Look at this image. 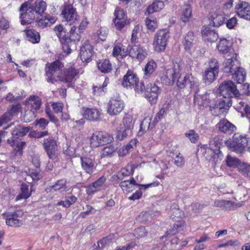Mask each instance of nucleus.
Segmentation results:
<instances>
[{
	"mask_svg": "<svg viewBox=\"0 0 250 250\" xmlns=\"http://www.w3.org/2000/svg\"><path fill=\"white\" fill-rule=\"evenodd\" d=\"M15 108V107L13 106L10 110L4 113V115L0 118V126H1L4 123H6L12 119Z\"/></svg>",
	"mask_w": 250,
	"mask_h": 250,
	"instance_id": "052dcab7",
	"label": "nucleus"
},
{
	"mask_svg": "<svg viewBox=\"0 0 250 250\" xmlns=\"http://www.w3.org/2000/svg\"><path fill=\"white\" fill-rule=\"evenodd\" d=\"M163 1L156 0L151 4L149 5L147 9L148 13L151 14L161 10L164 7Z\"/></svg>",
	"mask_w": 250,
	"mask_h": 250,
	"instance_id": "49530a36",
	"label": "nucleus"
},
{
	"mask_svg": "<svg viewBox=\"0 0 250 250\" xmlns=\"http://www.w3.org/2000/svg\"><path fill=\"white\" fill-rule=\"evenodd\" d=\"M54 31L60 41L68 37L66 36L65 29L61 25L56 26L54 28Z\"/></svg>",
	"mask_w": 250,
	"mask_h": 250,
	"instance_id": "4d7b16f0",
	"label": "nucleus"
},
{
	"mask_svg": "<svg viewBox=\"0 0 250 250\" xmlns=\"http://www.w3.org/2000/svg\"><path fill=\"white\" fill-rule=\"evenodd\" d=\"M226 162L228 167L237 168L239 170H240V166L243 163L238 158L232 157L229 155L227 156Z\"/></svg>",
	"mask_w": 250,
	"mask_h": 250,
	"instance_id": "c03bdc74",
	"label": "nucleus"
},
{
	"mask_svg": "<svg viewBox=\"0 0 250 250\" xmlns=\"http://www.w3.org/2000/svg\"><path fill=\"white\" fill-rule=\"evenodd\" d=\"M192 10L190 6L188 5H184L182 8L181 20L184 22L188 21L191 17Z\"/></svg>",
	"mask_w": 250,
	"mask_h": 250,
	"instance_id": "09e8293b",
	"label": "nucleus"
},
{
	"mask_svg": "<svg viewBox=\"0 0 250 250\" xmlns=\"http://www.w3.org/2000/svg\"><path fill=\"white\" fill-rule=\"evenodd\" d=\"M208 95L207 93L202 95L198 94L197 92L195 93L194 97V104H197L200 109L208 105Z\"/></svg>",
	"mask_w": 250,
	"mask_h": 250,
	"instance_id": "f704fd0d",
	"label": "nucleus"
},
{
	"mask_svg": "<svg viewBox=\"0 0 250 250\" xmlns=\"http://www.w3.org/2000/svg\"><path fill=\"white\" fill-rule=\"evenodd\" d=\"M210 150L212 151L211 154L212 160L217 163L219 159V137H215L210 141Z\"/></svg>",
	"mask_w": 250,
	"mask_h": 250,
	"instance_id": "2f4dec72",
	"label": "nucleus"
},
{
	"mask_svg": "<svg viewBox=\"0 0 250 250\" xmlns=\"http://www.w3.org/2000/svg\"><path fill=\"white\" fill-rule=\"evenodd\" d=\"M107 32L106 28H101L97 31L96 35L100 40L104 41L105 40Z\"/></svg>",
	"mask_w": 250,
	"mask_h": 250,
	"instance_id": "774afa93",
	"label": "nucleus"
},
{
	"mask_svg": "<svg viewBox=\"0 0 250 250\" xmlns=\"http://www.w3.org/2000/svg\"><path fill=\"white\" fill-rule=\"evenodd\" d=\"M239 171L241 172L243 175L250 178V165L243 163V164H241L240 166Z\"/></svg>",
	"mask_w": 250,
	"mask_h": 250,
	"instance_id": "338daca9",
	"label": "nucleus"
},
{
	"mask_svg": "<svg viewBox=\"0 0 250 250\" xmlns=\"http://www.w3.org/2000/svg\"><path fill=\"white\" fill-rule=\"evenodd\" d=\"M35 2L32 3L31 1L28 3V6L35 14L41 15L46 9V2L43 0H34Z\"/></svg>",
	"mask_w": 250,
	"mask_h": 250,
	"instance_id": "cd10ccee",
	"label": "nucleus"
},
{
	"mask_svg": "<svg viewBox=\"0 0 250 250\" xmlns=\"http://www.w3.org/2000/svg\"><path fill=\"white\" fill-rule=\"evenodd\" d=\"M26 102L30 106L31 110L26 111L24 120L26 122H29L36 117L35 112L40 111L41 100L38 96H31Z\"/></svg>",
	"mask_w": 250,
	"mask_h": 250,
	"instance_id": "1a4fd4ad",
	"label": "nucleus"
},
{
	"mask_svg": "<svg viewBox=\"0 0 250 250\" xmlns=\"http://www.w3.org/2000/svg\"><path fill=\"white\" fill-rule=\"evenodd\" d=\"M177 85L180 88L187 86L190 88L196 89L199 85L197 79L191 74L186 75L184 78L179 76L177 81Z\"/></svg>",
	"mask_w": 250,
	"mask_h": 250,
	"instance_id": "6ab92c4d",
	"label": "nucleus"
},
{
	"mask_svg": "<svg viewBox=\"0 0 250 250\" xmlns=\"http://www.w3.org/2000/svg\"><path fill=\"white\" fill-rule=\"evenodd\" d=\"M159 184L160 183L158 181H155L154 182L145 185L138 184L136 183L134 179L132 178L130 180H125L121 182L120 184V186L123 190L127 192H130L132 190L134 186L144 187L145 188H148L152 187H157L159 186Z\"/></svg>",
	"mask_w": 250,
	"mask_h": 250,
	"instance_id": "aec40b11",
	"label": "nucleus"
},
{
	"mask_svg": "<svg viewBox=\"0 0 250 250\" xmlns=\"http://www.w3.org/2000/svg\"><path fill=\"white\" fill-rule=\"evenodd\" d=\"M81 164L82 169L87 173L91 174L95 169L94 160L88 157H81Z\"/></svg>",
	"mask_w": 250,
	"mask_h": 250,
	"instance_id": "c756f323",
	"label": "nucleus"
},
{
	"mask_svg": "<svg viewBox=\"0 0 250 250\" xmlns=\"http://www.w3.org/2000/svg\"><path fill=\"white\" fill-rule=\"evenodd\" d=\"M78 73L79 72L74 67H71L68 68L63 73H62V75L59 81L68 83H72L74 82L75 76H77Z\"/></svg>",
	"mask_w": 250,
	"mask_h": 250,
	"instance_id": "bb28decb",
	"label": "nucleus"
},
{
	"mask_svg": "<svg viewBox=\"0 0 250 250\" xmlns=\"http://www.w3.org/2000/svg\"><path fill=\"white\" fill-rule=\"evenodd\" d=\"M234 62L232 58H229L226 60L223 63V70L225 73L231 74L233 72L232 67Z\"/></svg>",
	"mask_w": 250,
	"mask_h": 250,
	"instance_id": "6e6d98bb",
	"label": "nucleus"
},
{
	"mask_svg": "<svg viewBox=\"0 0 250 250\" xmlns=\"http://www.w3.org/2000/svg\"><path fill=\"white\" fill-rule=\"evenodd\" d=\"M117 149V147L112 145H109L104 147L102 151V155L104 157H108L112 156Z\"/></svg>",
	"mask_w": 250,
	"mask_h": 250,
	"instance_id": "603ef678",
	"label": "nucleus"
},
{
	"mask_svg": "<svg viewBox=\"0 0 250 250\" xmlns=\"http://www.w3.org/2000/svg\"><path fill=\"white\" fill-rule=\"evenodd\" d=\"M194 35L192 32H188L185 36L183 42L185 50L191 53L195 45L194 42Z\"/></svg>",
	"mask_w": 250,
	"mask_h": 250,
	"instance_id": "ea45409f",
	"label": "nucleus"
},
{
	"mask_svg": "<svg viewBox=\"0 0 250 250\" xmlns=\"http://www.w3.org/2000/svg\"><path fill=\"white\" fill-rule=\"evenodd\" d=\"M146 24L147 28L152 31L156 29L158 27L157 20L154 18H147L146 21Z\"/></svg>",
	"mask_w": 250,
	"mask_h": 250,
	"instance_id": "680f3d73",
	"label": "nucleus"
},
{
	"mask_svg": "<svg viewBox=\"0 0 250 250\" xmlns=\"http://www.w3.org/2000/svg\"><path fill=\"white\" fill-rule=\"evenodd\" d=\"M233 3V0H220V5H221V9L223 14L232 7Z\"/></svg>",
	"mask_w": 250,
	"mask_h": 250,
	"instance_id": "5fc2aeb1",
	"label": "nucleus"
},
{
	"mask_svg": "<svg viewBox=\"0 0 250 250\" xmlns=\"http://www.w3.org/2000/svg\"><path fill=\"white\" fill-rule=\"evenodd\" d=\"M77 27L75 26H72L70 31V38L67 37L62 40L60 42L62 43L63 51L67 54L71 52V47L72 44H74L76 41H79L81 36L77 33Z\"/></svg>",
	"mask_w": 250,
	"mask_h": 250,
	"instance_id": "9d476101",
	"label": "nucleus"
},
{
	"mask_svg": "<svg viewBox=\"0 0 250 250\" xmlns=\"http://www.w3.org/2000/svg\"><path fill=\"white\" fill-rule=\"evenodd\" d=\"M23 214V212L19 209L13 212H7L3 213V215L7 225L13 227H19L23 224L22 221L19 219Z\"/></svg>",
	"mask_w": 250,
	"mask_h": 250,
	"instance_id": "f8f14e48",
	"label": "nucleus"
},
{
	"mask_svg": "<svg viewBox=\"0 0 250 250\" xmlns=\"http://www.w3.org/2000/svg\"><path fill=\"white\" fill-rule=\"evenodd\" d=\"M43 146L49 158L55 159L57 157L58 150L56 141L51 138L45 139Z\"/></svg>",
	"mask_w": 250,
	"mask_h": 250,
	"instance_id": "4be33fe9",
	"label": "nucleus"
},
{
	"mask_svg": "<svg viewBox=\"0 0 250 250\" xmlns=\"http://www.w3.org/2000/svg\"><path fill=\"white\" fill-rule=\"evenodd\" d=\"M235 128V126L228 120L224 119L220 120V132L230 135Z\"/></svg>",
	"mask_w": 250,
	"mask_h": 250,
	"instance_id": "72a5a7b5",
	"label": "nucleus"
},
{
	"mask_svg": "<svg viewBox=\"0 0 250 250\" xmlns=\"http://www.w3.org/2000/svg\"><path fill=\"white\" fill-rule=\"evenodd\" d=\"M234 11L240 18L250 20V3L249 2L243 0H238L235 5Z\"/></svg>",
	"mask_w": 250,
	"mask_h": 250,
	"instance_id": "ddd939ff",
	"label": "nucleus"
},
{
	"mask_svg": "<svg viewBox=\"0 0 250 250\" xmlns=\"http://www.w3.org/2000/svg\"><path fill=\"white\" fill-rule=\"evenodd\" d=\"M28 188V186L25 184H22L21 185V193L16 197V201L26 199L30 196L31 191L29 190Z\"/></svg>",
	"mask_w": 250,
	"mask_h": 250,
	"instance_id": "de8ad7c7",
	"label": "nucleus"
},
{
	"mask_svg": "<svg viewBox=\"0 0 250 250\" xmlns=\"http://www.w3.org/2000/svg\"><path fill=\"white\" fill-rule=\"evenodd\" d=\"M133 234L137 239L144 238L146 236L147 230L144 227H140L134 230Z\"/></svg>",
	"mask_w": 250,
	"mask_h": 250,
	"instance_id": "bf43d9fd",
	"label": "nucleus"
},
{
	"mask_svg": "<svg viewBox=\"0 0 250 250\" xmlns=\"http://www.w3.org/2000/svg\"><path fill=\"white\" fill-rule=\"evenodd\" d=\"M124 103L119 97L110 99L107 104V113L110 115L119 114L124 109Z\"/></svg>",
	"mask_w": 250,
	"mask_h": 250,
	"instance_id": "2eb2a0df",
	"label": "nucleus"
},
{
	"mask_svg": "<svg viewBox=\"0 0 250 250\" xmlns=\"http://www.w3.org/2000/svg\"><path fill=\"white\" fill-rule=\"evenodd\" d=\"M224 24L228 29H234L238 24V19L235 16L229 18L227 14H220V26Z\"/></svg>",
	"mask_w": 250,
	"mask_h": 250,
	"instance_id": "b1692460",
	"label": "nucleus"
},
{
	"mask_svg": "<svg viewBox=\"0 0 250 250\" xmlns=\"http://www.w3.org/2000/svg\"><path fill=\"white\" fill-rule=\"evenodd\" d=\"M157 67V63L154 60H150L148 61L144 68L145 73L144 77L145 79L149 78L150 75L155 71Z\"/></svg>",
	"mask_w": 250,
	"mask_h": 250,
	"instance_id": "37998d69",
	"label": "nucleus"
},
{
	"mask_svg": "<svg viewBox=\"0 0 250 250\" xmlns=\"http://www.w3.org/2000/svg\"><path fill=\"white\" fill-rule=\"evenodd\" d=\"M51 192H56L57 193H62L68 190L66 186V181L64 179L57 181L54 185L50 187Z\"/></svg>",
	"mask_w": 250,
	"mask_h": 250,
	"instance_id": "c9c22d12",
	"label": "nucleus"
},
{
	"mask_svg": "<svg viewBox=\"0 0 250 250\" xmlns=\"http://www.w3.org/2000/svg\"><path fill=\"white\" fill-rule=\"evenodd\" d=\"M170 37L169 32L167 29L159 30L155 34L153 46L154 50L158 52L164 51Z\"/></svg>",
	"mask_w": 250,
	"mask_h": 250,
	"instance_id": "423d86ee",
	"label": "nucleus"
},
{
	"mask_svg": "<svg viewBox=\"0 0 250 250\" xmlns=\"http://www.w3.org/2000/svg\"><path fill=\"white\" fill-rule=\"evenodd\" d=\"M63 67V64L59 60L49 64L48 66L46 64L45 71L47 82L53 83L59 81Z\"/></svg>",
	"mask_w": 250,
	"mask_h": 250,
	"instance_id": "39448f33",
	"label": "nucleus"
},
{
	"mask_svg": "<svg viewBox=\"0 0 250 250\" xmlns=\"http://www.w3.org/2000/svg\"><path fill=\"white\" fill-rule=\"evenodd\" d=\"M229 42L227 39H220V47H221V49H220V53H225L228 52L229 50Z\"/></svg>",
	"mask_w": 250,
	"mask_h": 250,
	"instance_id": "e2e57ef3",
	"label": "nucleus"
},
{
	"mask_svg": "<svg viewBox=\"0 0 250 250\" xmlns=\"http://www.w3.org/2000/svg\"><path fill=\"white\" fill-rule=\"evenodd\" d=\"M185 135L189 140L191 143L193 144L196 143L199 139L198 134L196 133L195 130L193 129L189 130L188 132L185 133Z\"/></svg>",
	"mask_w": 250,
	"mask_h": 250,
	"instance_id": "13d9d810",
	"label": "nucleus"
},
{
	"mask_svg": "<svg viewBox=\"0 0 250 250\" xmlns=\"http://www.w3.org/2000/svg\"><path fill=\"white\" fill-rule=\"evenodd\" d=\"M98 69L104 73L110 72L112 69V64L108 60H102L99 61L97 63Z\"/></svg>",
	"mask_w": 250,
	"mask_h": 250,
	"instance_id": "79ce46f5",
	"label": "nucleus"
},
{
	"mask_svg": "<svg viewBox=\"0 0 250 250\" xmlns=\"http://www.w3.org/2000/svg\"><path fill=\"white\" fill-rule=\"evenodd\" d=\"M231 74L232 79L236 81L238 83L242 84L246 80V72L245 69L241 67H237L236 70Z\"/></svg>",
	"mask_w": 250,
	"mask_h": 250,
	"instance_id": "4c0bfd02",
	"label": "nucleus"
},
{
	"mask_svg": "<svg viewBox=\"0 0 250 250\" xmlns=\"http://www.w3.org/2000/svg\"><path fill=\"white\" fill-rule=\"evenodd\" d=\"M166 210L170 214V217L175 220L181 218L183 215V213L180 210L178 205L175 203L171 204L170 208H167Z\"/></svg>",
	"mask_w": 250,
	"mask_h": 250,
	"instance_id": "a19ab883",
	"label": "nucleus"
},
{
	"mask_svg": "<svg viewBox=\"0 0 250 250\" xmlns=\"http://www.w3.org/2000/svg\"><path fill=\"white\" fill-rule=\"evenodd\" d=\"M57 18L55 16L50 15H46L41 19L36 21L37 25L41 28L50 26L54 24L57 21Z\"/></svg>",
	"mask_w": 250,
	"mask_h": 250,
	"instance_id": "473e14b6",
	"label": "nucleus"
},
{
	"mask_svg": "<svg viewBox=\"0 0 250 250\" xmlns=\"http://www.w3.org/2000/svg\"><path fill=\"white\" fill-rule=\"evenodd\" d=\"M240 94L236 85L231 81H225L220 84V117H225L231 106L232 97H238Z\"/></svg>",
	"mask_w": 250,
	"mask_h": 250,
	"instance_id": "f257e3e1",
	"label": "nucleus"
},
{
	"mask_svg": "<svg viewBox=\"0 0 250 250\" xmlns=\"http://www.w3.org/2000/svg\"><path fill=\"white\" fill-rule=\"evenodd\" d=\"M138 82V78L132 71H128L125 75L122 85L126 88H132Z\"/></svg>",
	"mask_w": 250,
	"mask_h": 250,
	"instance_id": "7c9ffc66",
	"label": "nucleus"
},
{
	"mask_svg": "<svg viewBox=\"0 0 250 250\" xmlns=\"http://www.w3.org/2000/svg\"><path fill=\"white\" fill-rule=\"evenodd\" d=\"M61 16L62 21L66 22L70 25L76 24L79 19V16L76 9L72 5H66L62 11Z\"/></svg>",
	"mask_w": 250,
	"mask_h": 250,
	"instance_id": "9b49d317",
	"label": "nucleus"
},
{
	"mask_svg": "<svg viewBox=\"0 0 250 250\" xmlns=\"http://www.w3.org/2000/svg\"><path fill=\"white\" fill-rule=\"evenodd\" d=\"M29 174H27L25 178V181L28 183H30V179L33 181L37 182L42 178V175L40 170L38 169L29 170Z\"/></svg>",
	"mask_w": 250,
	"mask_h": 250,
	"instance_id": "a18cd8bd",
	"label": "nucleus"
},
{
	"mask_svg": "<svg viewBox=\"0 0 250 250\" xmlns=\"http://www.w3.org/2000/svg\"><path fill=\"white\" fill-rule=\"evenodd\" d=\"M182 65L181 62H176L173 64L171 67L166 68L161 77L162 82L167 85H173L177 78L179 77Z\"/></svg>",
	"mask_w": 250,
	"mask_h": 250,
	"instance_id": "20e7f679",
	"label": "nucleus"
},
{
	"mask_svg": "<svg viewBox=\"0 0 250 250\" xmlns=\"http://www.w3.org/2000/svg\"><path fill=\"white\" fill-rule=\"evenodd\" d=\"M82 113L85 118L91 121H97L100 118L101 112L97 108L83 107Z\"/></svg>",
	"mask_w": 250,
	"mask_h": 250,
	"instance_id": "393cba45",
	"label": "nucleus"
},
{
	"mask_svg": "<svg viewBox=\"0 0 250 250\" xmlns=\"http://www.w3.org/2000/svg\"><path fill=\"white\" fill-rule=\"evenodd\" d=\"M115 16L114 19V22L116 27L121 30L125 25L129 23L126 14L123 9L119 7H117L114 12Z\"/></svg>",
	"mask_w": 250,
	"mask_h": 250,
	"instance_id": "412c9836",
	"label": "nucleus"
},
{
	"mask_svg": "<svg viewBox=\"0 0 250 250\" xmlns=\"http://www.w3.org/2000/svg\"><path fill=\"white\" fill-rule=\"evenodd\" d=\"M21 12L20 19L21 23L22 25L31 23L35 18V14L32 9L29 7L28 2L23 3L20 8Z\"/></svg>",
	"mask_w": 250,
	"mask_h": 250,
	"instance_id": "4468645a",
	"label": "nucleus"
},
{
	"mask_svg": "<svg viewBox=\"0 0 250 250\" xmlns=\"http://www.w3.org/2000/svg\"><path fill=\"white\" fill-rule=\"evenodd\" d=\"M28 131V128L17 125L12 131V137L8 139V144L14 148L16 155H22V149L25 145V142L20 141L19 138L24 136Z\"/></svg>",
	"mask_w": 250,
	"mask_h": 250,
	"instance_id": "7ed1b4c3",
	"label": "nucleus"
},
{
	"mask_svg": "<svg viewBox=\"0 0 250 250\" xmlns=\"http://www.w3.org/2000/svg\"><path fill=\"white\" fill-rule=\"evenodd\" d=\"M93 47L88 40H85L80 48V56L83 62H89L93 53Z\"/></svg>",
	"mask_w": 250,
	"mask_h": 250,
	"instance_id": "5701e85b",
	"label": "nucleus"
},
{
	"mask_svg": "<svg viewBox=\"0 0 250 250\" xmlns=\"http://www.w3.org/2000/svg\"><path fill=\"white\" fill-rule=\"evenodd\" d=\"M164 111L162 110L157 113L155 118L154 119L153 123H151V117L150 116H147L141 122L140 125V129L138 132V135L139 136H142L149 128H152L154 127L155 124L160 120L161 116Z\"/></svg>",
	"mask_w": 250,
	"mask_h": 250,
	"instance_id": "f3484780",
	"label": "nucleus"
},
{
	"mask_svg": "<svg viewBox=\"0 0 250 250\" xmlns=\"http://www.w3.org/2000/svg\"><path fill=\"white\" fill-rule=\"evenodd\" d=\"M128 54L127 49L121 43L116 44L113 49L112 55L115 57H120L123 58L127 56Z\"/></svg>",
	"mask_w": 250,
	"mask_h": 250,
	"instance_id": "e433bc0d",
	"label": "nucleus"
},
{
	"mask_svg": "<svg viewBox=\"0 0 250 250\" xmlns=\"http://www.w3.org/2000/svg\"><path fill=\"white\" fill-rule=\"evenodd\" d=\"M25 39L28 41L37 43L40 42V35L38 32L33 29H29L24 31Z\"/></svg>",
	"mask_w": 250,
	"mask_h": 250,
	"instance_id": "58836bf2",
	"label": "nucleus"
},
{
	"mask_svg": "<svg viewBox=\"0 0 250 250\" xmlns=\"http://www.w3.org/2000/svg\"><path fill=\"white\" fill-rule=\"evenodd\" d=\"M131 133V132L127 131V129L120 125V127L117 128L116 138L119 140H123L127 136L130 135Z\"/></svg>",
	"mask_w": 250,
	"mask_h": 250,
	"instance_id": "864d4df0",
	"label": "nucleus"
},
{
	"mask_svg": "<svg viewBox=\"0 0 250 250\" xmlns=\"http://www.w3.org/2000/svg\"><path fill=\"white\" fill-rule=\"evenodd\" d=\"M128 54L133 59L142 62L147 56V51L140 44L132 45L129 48Z\"/></svg>",
	"mask_w": 250,
	"mask_h": 250,
	"instance_id": "dca6fc26",
	"label": "nucleus"
},
{
	"mask_svg": "<svg viewBox=\"0 0 250 250\" xmlns=\"http://www.w3.org/2000/svg\"><path fill=\"white\" fill-rule=\"evenodd\" d=\"M122 123L123 125H121V126L127 129V131L132 133V130L134 126L132 117L129 115H125L123 119Z\"/></svg>",
	"mask_w": 250,
	"mask_h": 250,
	"instance_id": "8fccbe9b",
	"label": "nucleus"
},
{
	"mask_svg": "<svg viewBox=\"0 0 250 250\" xmlns=\"http://www.w3.org/2000/svg\"><path fill=\"white\" fill-rule=\"evenodd\" d=\"M136 143L135 140H131L129 145L122 147V149L119 151V155L120 156L125 155L129 150V149L132 147V145H135Z\"/></svg>",
	"mask_w": 250,
	"mask_h": 250,
	"instance_id": "69168bd1",
	"label": "nucleus"
},
{
	"mask_svg": "<svg viewBox=\"0 0 250 250\" xmlns=\"http://www.w3.org/2000/svg\"><path fill=\"white\" fill-rule=\"evenodd\" d=\"M113 137L108 133L104 131H96L93 133L90 139L92 147H97L111 143Z\"/></svg>",
	"mask_w": 250,
	"mask_h": 250,
	"instance_id": "6e6552de",
	"label": "nucleus"
},
{
	"mask_svg": "<svg viewBox=\"0 0 250 250\" xmlns=\"http://www.w3.org/2000/svg\"><path fill=\"white\" fill-rule=\"evenodd\" d=\"M213 63L214 62L211 61L209 67L205 72L204 79L208 83L212 82L215 79L219 72L217 65H215Z\"/></svg>",
	"mask_w": 250,
	"mask_h": 250,
	"instance_id": "c85d7f7f",
	"label": "nucleus"
},
{
	"mask_svg": "<svg viewBox=\"0 0 250 250\" xmlns=\"http://www.w3.org/2000/svg\"><path fill=\"white\" fill-rule=\"evenodd\" d=\"M250 143V138L247 135L238 133H234L231 138L224 140V144L227 148L237 154H244Z\"/></svg>",
	"mask_w": 250,
	"mask_h": 250,
	"instance_id": "f03ea898",
	"label": "nucleus"
},
{
	"mask_svg": "<svg viewBox=\"0 0 250 250\" xmlns=\"http://www.w3.org/2000/svg\"><path fill=\"white\" fill-rule=\"evenodd\" d=\"M9 27V21L3 16L2 14H0V36L1 34L2 30H6Z\"/></svg>",
	"mask_w": 250,
	"mask_h": 250,
	"instance_id": "0e129e2a",
	"label": "nucleus"
},
{
	"mask_svg": "<svg viewBox=\"0 0 250 250\" xmlns=\"http://www.w3.org/2000/svg\"><path fill=\"white\" fill-rule=\"evenodd\" d=\"M212 21L207 26H204L202 31V35L203 39L205 41L210 42H215L217 40L218 35L215 32V28L218 26L219 24V20L217 19V16L216 17L211 16Z\"/></svg>",
	"mask_w": 250,
	"mask_h": 250,
	"instance_id": "0eeeda50",
	"label": "nucleus"
},
{
	"mask_svg": "<svg viewBox=\"0 0 250 250\" xmlns=\"http://www.w3.org/2000/svg\"><path fill=\"white\" fill-rule=\"evenodd\" d=\"M137 167L138 165L128 164L125 167L122 168L120 171L118 172L117 175H113L112 178L115 181L121 180L124 177L128 176L132 174Z\"/></svg>",
	"mask_w": 250,
	"mask_h": 250,
	"instance_id": "a878e982",
	"label": "nucleus"
},
{
	"mask_svg": "<svg viewBox=\"0 0 250 250\" xmlns=\"http://www.w3.org/2000/svg\"><path fill=\"white\" fill-rule=\"evenodd\" d=\"M161 89L155 83L147 84L145 92V97L151 104L156 103Z\"/></svg>",
	"mask_w": 250,
	"mask_h": 250,
	"instance_id": "a211bd4d",
	"label": "nucleus"
},
{
	"mask_svg": "<svg viewBox=\"0 0 250 250\" xmlns=\"http://www.w3.org/2000/svg\"><path fill=\"white\" fill-rule=\"evenodd\" d=\"M115 238L114 234H111L104 238L101 239L98 242V246L99 249H103L106 246L110 244Z\"/></svg>",
	"mask_w": 250,
	"mask_h": 250,
	"instance_id": "3c124183",
	"label": "nucleus"
}]
</instances>
